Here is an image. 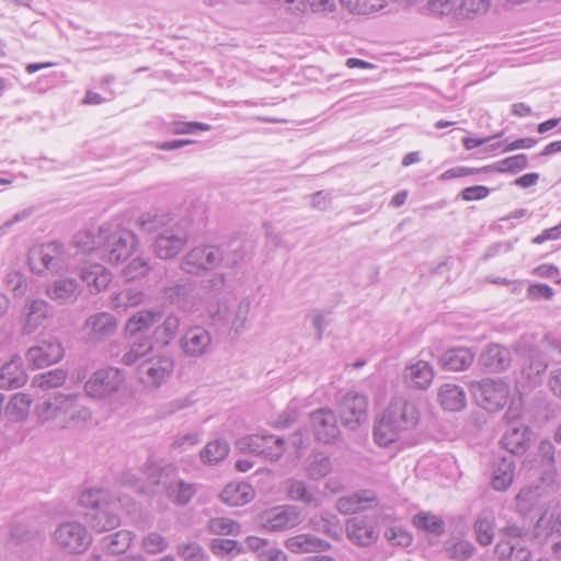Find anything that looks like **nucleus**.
Returning a JSON list of instances; mask_svg holds the SVG:
<instances>
[{
  "label": "nucleus",
  "instance_id": "f257e3e1",
  "mask_svg": "<svg viewBox=\"0 0 561 561\" xmlns=\"http://www.w3.org/2000/svg\"><path fill=\"white\" fill-rule=\"evenodd\" d=\"M420 412L414 402L394 398L381 413L374 426L375 442L388 447L398 440L403 432L412 430L419 422Z\"/></svg>",
  "mask_w": 561,
  "mask_h": 561
},
{
  "label": "nucleus",
  "instance_id": "f03ea898",
  "mask_svg": "<svg viewBox=\"0 0 561 561\" xmlns=\"http://www.w3.org/2000/svg\"><path fill=\"white\" fill-rule=\"evenodd\" d=\"M79 504L89 510L84 518L96 533L110 531L121 525L118 502L107 490L87 489L80 493Z\"/></svg>",
  "mask_w": 561,
  "mask_h": 561
},
{
  "label": "nucleus",
  "instance_id": "7ed1b4c3",
  "mask_svg": "<svg viewBox=\"0 0 561 561\" xmlns=\"http://www.w3.org/2000/svg\"><path fill=\"white\" fill-rule=\"evenodd\" d=\"M37 420L43 425L56 428L70 427L91 417L90 411L79 404L78 396L57 393L35 409Z\"/></svg>",
  "mask_w": 561,
  "mask_h": 561
},
{
  "label": "nucleus",
  "instance_id": "20e7f679",
  "mask_svg": "<svg viewBox=\"0 0 561 561\" xmlns=\"http://www.w3.org/2000/svg\"><path fill=\"white\" fill-rule=\"evenodd\" d=\"M147 480L150 484L161 488L167 497L175 505H186L196 493L193 483L185 482L178 474L174 465H149L146 469Z\"/></svg>",
  "mask_w": 561,
  "mask_h": 561
},
{
  "label": "nucleus",
  "instance_id": "39448f33",
  "mask_svg": "<svg viewBox=\"0 0 561 561\" xmlns=\"http://www.w3.org/2000/svg\"><path fill=\"white\" fill-rule=\"evenodd\" d=\"M27 264L32 273L41 276L58 274L67 264L65 245L58 241L34 245L28 250Z\"/></svg>",
  "mask_w": 561,
  "mask_h": 561
},
{
  "label": "nucleus",
  "instance_id": "423d86ee",
  "mask_svg": "<svg viewBox=\"0 0 561 561\" xmlns=\"http://www.w3.org/2000/svg\"><path fill=\"white\" fill-rule=\"evenodd\" d=\"M193 220L188 217H182L160 232L154 241L153 251L161 260H171L175 257L187 244L192 236Z\"/></svg>",
  "mask_w": 561,
  "mask_h": 561
},
{
  "label": "nucleus",
  "instance_id": "0eeeda50",
  "mask_svg": "<svg viewBox=\"0 0 561 561\" xmlns=\"http://www.w3.org/2000/svg\"><path fill=\"white\" fill-rule=\"evenodd\" d=\"M51 540L64 553L82 554L90 548L93 538L80 522L66 520L57 525L51 534Z\"/></svg>",
  "mask_w": 561,
  "mask_h": 561
},
{
  "label": "nucleus",
  "instance_id": "6e6552de",
  "mask_svg": "<svg viewBox=\"0 0 561 561\" xmlns=\"http://www.w3.org/2000/svg\"><path fill=\"white\" fill-rule=\"evenodd\" d=\"M95 243L110 263L117 264L130 256L138 244V238L130 230L110 232L107 228L101 227Z\"/></svg>",
  "mask_w": 561,
  "mask_h": 561
},
{
  "label": "nucleus",
  "instance_id": "1a4fd4ad",
  "mask_svg": "<svg viewBox=\"0 0 561 561\" xmlns=\"http://www.w3.org/2000/svg\"><path fill=\"white\" fill-rule=\"evenodd\" d=\"M469 387L476 401L491 412L502 409L510 396V386L502 379L471 381Z\"/></svg>",
  "mask_w": 561,
  "mask_h": 561
},
{
  "label": "nucleus",
  "instance_id": "9d476101",
  "mask_svg": "<svg viewBox=\"0 0 561 561\" xmlns=\"http://www.w3.org/2000/svg\"><path fill=\"white\" fill-rule=\"evenodd\" d=\"M225 260V250L204 244L193 248L180 261V268L191 275H199L202 272L217 267Z\"/></svg>",
  "mask_w": 561,
  "mask_h": 561
},
{
  "label": "nucleus",
  "instance_id": "9b49d317",
  "mask_svg": "<svg viewBox=\"0 0 561 561\" xmlns=\"http://www.w3.org/2000/svg\"><path fill=\"white\" fill-rule=\"evenodd\" d=\"M125 380L124 373L114 367L98 369L84 383L85 393L94 399H106L118 392Z\"/></svg>",
  "mask_w": 561,
  "mask_h": 561
},
{
  "label": "nucleus",
  "instance_id": "f8f14e48",
  "mask_svg": "<svg viewBox=\"0 0 561 561\" xmlns=\"http://www.w3.org/2000/svg\"><path fill=\"white\" fill-rule=\"evenodd\" d=\"M257 520L268 531H285L300 524L301 513L295 505H277L260 513Z\"/></svg>",
  "mask_w": 561,
  "mask_h": 561
},
{
  "label": "nucleus",
  "instance_id": "ddd939ff",
  "mask_svg": "<svg viewBox=\"0 0 561 561\" xmlns=\"http://www.w3.org/2000/svg\"><path fill=\"white\" fill-rule=\"evenodd\" d=\"M174 360L170 355H156L142 360L138 366L140 381L148 388H159L172 375Z\"/></svg>",
  "mask_w": 561,
  "mask_h": 561
},
{
  "label": "nucleus",
  "instance_id": "4468645a",
  "mask_svg": "<svg viewBox=\"0 0 561 561\" xmlns=\"http://www.w3.org/2000/svg\"><path fill=\"white\" fill-rule=\"evenodd\" d=\"M237 446L242 451H249L257 456L276 461L285 451V442L276 435L253 434L238 440Z\"/></svg>",
  "mask_w": 561,
  "mask_h": 561
},
{
  "label": "nucleus",
  "instance_id": "2eb2a0df",
  "mask_svg": "<svg viewBox=\"0 0 561 561\" xmlns=\"http://www.w3.org/2000/svg\"><path fill=\"white\" fill-rule=\"evenodd\" d=\"M367 398L357 392H347L340 402L342 424L348 430H356L367 419Z\"/></svg>",
  "mask_w": 561,
  "mask_h": 561
},
{
  "label": "nucleus",
  "instance_id": "dca6fc26",
  "mask_svg": "<svg viewBox=\"0 0 561 561\" xmlns=\"http://www.w3.org/2000/svg\"><path fill=\"white\" fill-rule=\"evenodd\" d=\"M64 356V348L56 341H41L37 345L30 347L25 353L28 367L42 369L50 366Z\"/></svg>",
  "mask_w": 561,
  "mask_h": 561
},
{
  "label": "nucleus",
  "instance_id": "f3484780",
  "mask_svg": "<svg viewBox=\"0 0 561 561\" xmlns=\"http://www.w3.org/2000/svg\"><path fill=\"white\" fill-rule=\"evenodd\" d=\"M211 345L210 332L199 325L188 329L180 339L181 351L187 357L199 358L211 350Z\"/></svg>",
  "mask_w": 561,
  "mask_h": 561
},
{
  "label": "nucleus",
  "instance_id": "a211bd4d",
  "mask_svg": "<svg viewBox=\"0 0 561 561\" xmlns=\"http://www.w3.org/2000/svg\"><path fill=\"white\" fill-rule=\"evenodd\" d=\"M251 310V300L245 297L242 298L232 309L226 305H219L216 311L210 313L211 319L215 322H228L231 323V330L236 334H240L245 329V323Z\"/></svg>",
  "mask_w": 561,
  "mask_h": 561
},
{
  "label": "nucleus",
  "instance_id": "6ab92c4d",
  "mask_svg": "<svg viewBox=\"0 0 561 561\" xmlns=\"http://www.w3.org/2000/svg\"><path fill=\"white\" fill-rule=\"evenodd\" d=\"M311 427L316 438L324 444H331L340 435L336 416L329 409H319L310 415Z\"/></svg>",
  "mask_w": 561,
  "mask_h": 561
},
{
  "label": "nucleus",
  "instance_id": "aec40b11",
  "mask_svg": "<svg viewBox=\"0 0 561 561\" xmlns=\"http://www.w3.org/2000/svg\"><path fill=\"white\" fill-rule=\"evenodd\" d=\"M164 298L185 313L196 310L195 285L192 282L171 283L163 288Z\"/></svg>",
  "mask_w": 561,
  "mask_h": 561
},
{
  "label": "nucleus",
  "instance_id": "412c9836",
  "mask_svg": "<svg viewBox=\"0 0 561 561\" xmlns=\"http://www.w3.org/2000/svg\"><path fill=\"white\" fill-rule=\"evenodd\" d=\"M81 293L80 283L71 277L56 279L45 288V295L58 306L75 304Z\"/></svg>",
  "mask_w": 561,
  "mask_h": 561
},
{
  "label": "nucleus",
  "instance_id": "4be33fe9",
  "mask_svg": "<svg viewBox=\"0 0 561 561\" xmlns=\"http://www.w3.org/2000/svg\"><path fill=\"white\" fill-rule=\"evenodd\" d=\"M345 531L347 538L358 546H369L378 538L375 520L366 516L350 518L346 522Z\"/></svg>",
  "mask_w": 561,
  "mask_h": 561
},
{
  "label": "nucleus",
  "instance_id": "5701e85b",
  "mask_svg": "<svg viewBox=\"0 0 561 561\" xmlns=\"http://www.w3.org/2000/svg\"><path fill=\"white\" fill-rule=\"evenodd\" d=\"M53 313V307L44 299H28L25 306L22 335L34 333Z\"/></svg>",
  "mask_w": 561,
  "mask_h": 561
},
{
  "label": "nucleus",
  "instance_id": "b1692460",
  "mask_svg": "<svg viewBox=\"0 0 561 561\" xmlns=\"http://www.w3.org/2000/svg\"><path fill=\"white\" fill-rule=\"evenodd\" d=\"M531 442V431L522 423L511 424L501 438V445L514 455L525 454L530 447Z\"/></svg>",
  "mask_w": 561,
  "mask_h": 561
},
{
  "label": "nucleus",
  "instance_id": "393cba45",
  "mask_svg": "<svg viewBox=\"0 0 561 561\" xmlns=\"http://www.w3.org/2000/svg\"><path fill=\"white\" fill-rule=\"evenodd\" d=\"M83 330L91 341H103L115 334L117 330L116 319L107 312H99L90 316Z\"/></svg>",
  "mask_w": 561,
  "mask_h": 561
},
{
  "label": "nucleus",
  "instance_id": "a878e982",
  "mask_svg": "<svg viewBox=\"0 0 561 561\" xmlns=\"http://www.w3.org/2000/svg\"><path fill=\"white\" fill-rule=\"evenodd\" d=\"M286 494L290 501L300 502L309 507H320L322 499L317 488H310L305 481L288 479L285 482Z\"/></svg>",
  "mask_w": 561,
  "mask_h": 561
},
{
  "label": "nucleus",
  "instance_id": "bb28decb",
  "mask_svg": "<svg viewBox=\"0 0 561 561\" xmlns=\"http://www.w3.org/2000/svg\"><path fill=\"white\" fill-rule=\"evenodd\" d=\"M433 378L434 369L425 360L408 365L403 371L404 383L411 389L425 390L432 383Z\"/></svg>",
  "mask_w": 561,
  "mask_h": 561
},
{
  "label": "nucleus",
  "instance_id": "cd10ccee",
  "mask_svg": "<svg viewBox=\"0 0 561 561\" xmlns=\"http://www.w3.org/2000/svg\"><path fill=\"white\" fill-rule=\"evenodd\" d=\"M515 352L528 358V376H540L548 367L546 359L535 348L533 336H523L515 342Z\"/></svg>",
  "mask_w": 561,
  "mask_h": 561
},
{
  "label": "nucleus",
  "instance_id": "c85d7f7f",
  "mask_svg": "<svg viewBox=\"0 0 561 561\" xmlns=\"http://www.w3.org/2000/svg\"><path fill=\"white\" fill-rule=\"evenodd\" d=\"M511 362V352L500 344L488 345L479 357L481 366L493 373L505 370Z\"/></svg>",
  "mask_w": 561,
  "mask_h": 561
},
{
  "label": "nucleus",
  "instance_id": "c756f323",
  "mask_svg": "<svg viewBox=\"0 0 561 561\" xmlns=\"http://www.w3.org/2000/svg\"><path fill=\"white\" fill-rule=\"evenodd\" d=\"M491 7L492 0H460L455 11V21L466 23L482 19Z\"/></svg>",
  "mask_w": 561,
  "mask_h": 561
},
{
  "label": "nucleus",
  "instance_id": "7c9ffc66",
  "mask_svg": "<svg viewBox=\"0 0 561 561\" xmlns=\"http://www.w3.org/2000/svg\"><path fill=\"white\" fill-rule=\"evenodd\" d=\"M175 220L169 213L162 210H149L138 216L137 227L145 233H160L169 228Z\"/></svg>",
  "mask_w": 561,
  "mask_h": 561
},
{
  "label": "nucleus",
  "instance_id": "2f4dec72",
  "mask_svg": "<svg viewBox=\"0 0 561 561\" xmlns=\"http://www.w3.org/2000/svg\"><path fill=\"white\" fill-rule=\"evenodd\" d=\"M285 547L293 553L302 554L310 552L324 551L330 548V545L310 534H300L289 537L285 541Z\"/></svg>",
  "mask_w": 561,
  "mask_h": 561
},
{
  "label": "nucleus",
  "instance_id": "473e14b6",
  "mask_svg": "<svg viewBox=\"0 0 561 561\" xmlns=\"http://www.w3.org/2000/svg\"><path fill=\"white\" fill-rule=\"evenodd\" d=\"M27 380V375L22 367L19 356L13 357L0 368V388L16 389L22 387Z\"/></svg>",
  "mask_w": 561,
  "mask_h": 561
},
{
  "label": "nucleus",
  "instance_id": "72a5a7b5",
  "mask_svg": "<svg viewBox=\"0 0 561 561\" xmlns=\"http://www.w3.org/2000/svg\"><path fill=\"white\" fill-rule=\"evenodd\" d=\"M375 503H377L376 494L373 491L365 490L340 497L336 502V508L342 514H355Z\"/></svg>",
  "mask_w": 561,
  "mask_h": 561
},
{
  "label": "nucleus",
  "instance_id": "f704fd0d",
  "mask_svg": "<svg viewBox=\"0 0 561 561\" xmlns=\"http://www.w3.org/2000/svg\"><path fill=\"white\" fill-rule=\"evenodd\" d=\"M474 354L466 347H457L445 352L439 358V365L449 371H461L473 363Z\"/></svg>",
  "mask_w": 561,
  "mask_h": 561
},
{
  "label": "nucleus",
  "instance_id": "c9c22d12",
  "mask_svg": "<svg viewBox=\"0 0 561 561\" xmlns=\"http://www.w3.org/2000/svg\"><path fill=\"white\" fill-rule=\"evenodd\" d=\"M438 401L448 411H460L467 404L463 389L457 385L444 383L438 389Z\"/></svg>",
  "mask_w": 561,
  "mask_h": 561
},
{
  "label": "nucleus",
  "instance_id": "e433bc0d",
  "mask_svg": "<svg viewBox=\"0 0 561 561\" xmlns=\"http://www.w3.org/2000/svg\"><path fill=\"white\" fill-rule=\"evenodd\" d=\"M80 276L83 283L90 288L91 293L104 290L112 280L111 273L102 265L94 264L82 267Z\"/></svg>",
  "mask_w": 561,
  "mask_h": 561
},
{
  "label": "nucleus",
  "instance_id": "4c0bfd02",
  "mask_svg": "<svg viewBox=\"0 0 561 561\" xmlns=\"http://www.w3.org/2000/svg\"><path fill=\"white\" fill-rule=\"evenodd\" d=\"M495 515L491 510H483L477 516L473 530L481 546H489L494 539Z\"/></svg>",
  "mask_w": 561,
  "mask_h": 561
},
{
  "label": "nucleus",
  "instance_id": "58836bf2",
  "mask_svg": "<svg viewBox=\"0 0 561 561\" xmlns=\"http://www.w3.org/2000/svg\"><path fill=\"white\" fill-rule=\"evenodd\" d=\"M499 561H530L531 552L524 542L499 541L495 547Z\"/></svg>",
  "mask_w": 561,
  "mask_h": 561
},
{
  "label": "nucleus",
  "instance_id": "ea45409f",
  "mask_svg": "<svg viewBox=\"0 0 561 561\" xmlns=\"http://www.w3.org/2000/svg\"><path fill=\"white\" fill-rule=\"evenodd\" d=\"M515 463L511 458H501L494 463L491 484L496 491H506L514 479Z\"/></svg>",
  "mask_w": 561,
  "mask_h": 561
},
{
  "label": "nucleus",
  "instance_id": "a19ab883",
  "mask_svg": "<svg viewBox=\"0 0 561 561\" xmlns=\"http://www.w3.org/2000/svg\"><path fill=\"white\" fill-rule=\"evenodd\" d=\"M136 535L127 529L118 530L101 539L104 551L110 554L124 553L133 543Z\"/></svg>",
  "mask_w": 561,
  "mask_h": 561
},
{
  "label": "nucleus",
  "instance_id": "79ce46f5",
  "mask_svg": "<svg viewBox=\"0 0 561 561\" xmlns=\"http://www.w3.org/2000/svg\"><path fill=\"white\" fill-rule=\"evenodd\" d=\"M220 497L231 506H240L254 497V491L248 483L228 484L220 493Z\"/></svg>",
  "mask_w": 561,
  "mask_h": 561
},
{
  "label": "nucleus",
  "instance_id": "37998d69",
  "mask_svg": "<svg viewBox=\"0 0 561 561\" xmlns=\"http://www.w3.org/2000/svg\"><path fill=\"white\" fill-rule=\"evenodd\" d=\"M305 471L309 479L319 481L332 471V461L322 453L313 454L307 458Z\"/></svg>",
  "mask_w": 561,
  "mask_h": 561
},
{
  "label": "nucleus",
  "instance_id": "c03bdc74",
  "mask_svg": "<svg viewBox=\"0 0 561 561\" xmlns=\"http://www.w3.org/2000/svg\"><path fill=\"white\" fill-rule=\"evenodd\" d=\"M181 325V319L176 314H169L164 321L154 329L153 340L165 347L175 337Z\"/></svg>",
  "mask_w": 561,
  "mask_h": 561
},
{
  "label": "nucleus",
  "instance_id": "a18cd8bd",
  "mask_svg": "<svg viewBox=\"0 0 561 561\" xmlns=\"http://www.w3.org/2000/svg\"><path fill=\"white\" fill-rule=\"evenodd\" d=\"M31 404L32 399L28 394L18 392L12 396L7 404V416L10 417L12 422H23L30 413Z\"/></svg>",
  "mask_w": 561,
  "mask_h": 561
},
{
  "label": "nucleus",
  "instance_id": "49530a36",
  "mask_svg": "<svg viewBox=\"0 0 561 561\" xmlns=\"http://www.w3.org/2000/svg\"><path fill=\"white\" fill-rule=\"evenodd\" d=\"M456 9V0H426L419 11L425 16L438 19L451 16L455 20Z\"/></svg>",
  "mask_w": 561,
  "mask_h": 561
},
{
  "label": "nucleus",
  "instance_id": "de8ad7c7",
  "mask_svg": "<svg viewBox=\"0 0 561 561\" xmlns=\"http://www.w3.org/2000/svg\"><path fill=\"white\" fill-rule=\"evenodd\" d=\"M528 165V159L526 154H516L506 159L500 160L491 165L480 168L484 172H499V173H517Z\"/></svg>",
  "mask_w": 561,
  "mask_h": 561
},
{
  "label": "nucleus",
  "instance_id": "09e8293b",
  "mask_svg": "<svg viewBox=\"0 0 561 561\" xmlns=\"http://www.w3.org/2000/svg\"><path fill=\"white\" fill-rule=\"evenodd\" d=\"M552 533L561 535V513L545 511L535 525V537H547Z\"/></svg>",
  "mask_w": 561,
  "mask_h": 561
},
{
  "label": "nucleus",
  "instance_id": "8fccbe9b",
  "mask_svg": "<svg viewBox=\"0 0 561 561\" xmlns=\"http://www.w3.org/2000/svg\"><path fill=\"white\" fill-rule=\"evenodd\" d=\"M161 319V312L152 310H141L134 314L126 324V330L130 334H136L151 328Z\"/></svg>",
  "mask_w": 561,
  "mask_h": 561
},
{
  "label": "nucleus",
  "instance_id": "3c124183",
  "mask_svg": "<svg viewBox=\"0 0 561 561\" xmlns=\"http://www.w3.org/2000/svg\"><path fill=\"white\" fill-rule=\"evenodd\" d=\"M229 444L224 439L209 442L201 450V459L205 463L214 465L224 460L229 454Z\"/></svg>",
  "mask_w": 561,
  "mask_h": 561
},
{
  "label": "nucleus",
  "instance_id": "603ef678",
  "mask_svg": "<svg viewBox=\"0 0 561 561\" xmlns=\"http://www.w3.org/2000/svg\"><path fill=\"white\" fill-rule=\"evenodd\" d=\"M413 524L416 528L434 535H442L444 533L443 519L431 513L422 512L416 514L413 517Z\"/></svg>",
  "mask_w": 561,
  "mask_h": 561
},
{
  "label": "nucleus",
  "instance_id": "864d4df0",
  "mask_svg": "<svg viewBox=\"0 0 561 561\" xmlns=\"http://www.w3.org/2000/svg\"><path fill=\"white\" fill-rule=\"evenodd\" d=\"M210 550L217 557L233 558L239 556L243 551V548L236 540L217 538L211 540Z\"/></svg>",
  "mask_w": 561,
  "mask_h": 561
},
{
  "label": "nucleus",
  "instance_id": "5fc2aeb1",
  "mask_svg": "<svg viewBox=\"0 0 561 561\" xmlns=\"http://www.w3.org/2000/svg\"><path fill=\"white\" fill-rule=\"evenodd\" d=\"M209 533L218 536H237L240 534V525L227 517H215L208 522Z\"/></svg>",
  "mask_w": 561,
  "mask_h": 561
},
{
  "label": "nucleus",
  "instance_id": "6e6d98bb",
  "mask_svg": "<svg viewBox=\"0 0 561 561\" xmlns=\"http://www.w3.org/2000/svg\"><path fill=\"white\" fill-rule=\"evenodd\" d=\"M67 378V374L62 369H54L38 376H35L33 379V385L47 390L50 388H56L61 386Z\"/></svg>",
  "mask_w": 561,
  "mask_h": 561
},
{
  "label": "nucleus",
  "instance_id": "4d7b16f0",
  "mask_svg": "<svg viewBox=\"0 0 561 561\" xmlns=\"http://www.w3.org/2000/svg\"><path fill=\"white\" fill-rule=\"evenodd\" d=\"M151 270L149 260L142 256L133 259L122 271L123 276L126 280H134L147 275Z\"/></svg>",
  "mask_w": 561,
  "mask_h": 561
},
{
  "label": "nucleus",
  "instance_id": "13d9d810",
  "mask_svg": "<svg viewBox=\"0 0 561 561\" xmlns=\"http://www.w3.org/2000/svg\"><path fill=\"white\" fill-rule=\"evenodd\" d=\"M140 547L148 554H158L168 549L169 542L167 538L159 533L151 531L142 537Z\"/></svg>",
  "mask_w": 561,
  "mask_h": 561
},
{
  "label": "nucleus",
  "instance_id": "bf43d9fd",
  "mask_svg": "<svg viewBox=\"0 0 561 561\" xmlns=\"http://www.w3.org/2000/svg\"><path fill=\"white\" fill-rule=\"evenodd\" d=\"M152 347L153 345L150 341L134 342L130 348L124 353L121 362L126 366H131L138 359L149 354Z\"/></svg>",
  "mask_w": 561,
  "mask_h": 561
},
{
  "label": "nucleus",
  "instance_id": "052dcab7",
  "mask_svg": "<svg viewBox=\"0 0 561 561\" xmlns=\"http://www.w3.org/2000/svg\"><path fill=\"white\" fill-rule=\"evenodd\" d=\"M178 554L183 561H207V556L197 542H183L176 546Z\"/></svg>",
  "mask_w": 561,
  "mask_h": 561
},
{
  "label": "nucleus",
  "instance_id": "680f3d73",
  "mask_svg": "<svg viewBox=\"0 0 561 561\" xmlns=\"http://www.w3.org/2000/svg\"><path fill=\"white\" fill-rule=\"evenodd\" d=\"M386 4L385 0H347V9L356 14H370Z\"/></svg>",
  "mask_w": 561,
  "mask_h": 561
},
{
  "label": "nucleus",
  "instance_id": "e2e57ef3",
  "mask_svg": "<svg viewBox=\"0 0 561 561\" xmlns=\"http://www.w3.org/2000/svg\"><path fill=\"white\" fill-rule=\"evenodd\" d=\"M474 551V546L467 540H459L446 548L448 557L458 561H466L470 559Z\"/></svg>",
  "mask_w": 561,
  "mask_h": 561
},
{
  "label": "nucleus",
  "instance_id": "0e129e2a",
  "mask_svg": "<svg viewBox=\"0 0 561 561\" xmlns=\"http://www.w3.org/2000/svg\"><path fill=\"white\" fill-rule=\"evenodd\" d=\"M5 284L14 297H23L28 287L25 276L16 271L10 272L7 275Z\"/></svg>",
  "mask_w": 561,
  "mask_h": 561
},
{
  "label": "nucleus",
  "instance_id": "69168bd1",
  "mask_svg": "<svg viewBox=\"0 0 561 561\" xmlns=\"http://www.w3.org/2000/svg\"><path fill=\"white\" fill-rule=\"evenodd\" d=\"M313 526L318 531L324 533L332 538H337L341 534V527L335 516H321L313 520Z\"/></svg>",
  "mask_w": 561,
  "mask_h": 561
},
{
  "label": "nucleus",
  "instance_id": "338daca9",
  "mask_svg": "<svg viewBox=\"0 0 561 561\" xmlns=\"http://www.w3.org/2000/svg\"><path fill=\"white\" fill-rule=\"evenodd\" d=\"M501 534L502 539L500 541L524 542V538L527 536L528 530L515 523H507L501 529Z\"/></svg>",
  "mask_w": 561,
  "mask_h": 561
},
{
  "label": "nucleus",
  "instance_id": "774afa93",
  "mask_svg": "<svg viewBox=\"0 0 561 561\" xmlns=\"http://www.w3.org/2000/svg\"><path fill=\"white\" fill-rule=\"evenodd\" d=\"M142 301V293L138 290L124 289L115 298L116 307L137 306Z\"/></svg>",
  "mask_w": 561,
  "mask_h": 561
}]
</instances>
